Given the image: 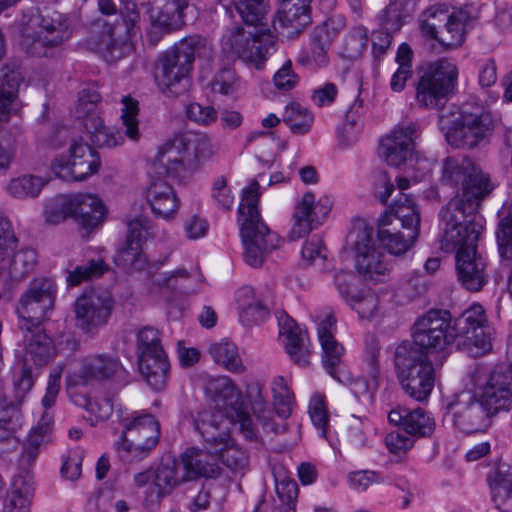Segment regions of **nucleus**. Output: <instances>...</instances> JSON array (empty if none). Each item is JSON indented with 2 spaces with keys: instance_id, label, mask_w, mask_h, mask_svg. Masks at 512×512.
I'll use <instances>...</instances> for the list:
<instances>
[{
  "instance_id": "55",
  "label": "nucleus",
  "mask_w": 512,
  "mask_h": 512,
  "mask_svg": "<svg viewBox=\"0 0 512 512\" xmlns=\"http://www.w3.org/2000/svg\"><path fill=\"white\" fill-rule=\"evenodd\" d=\"M334 19H329L315 30L312 47V60L318 66H325L328 63L327 49L336 34Z\"/></svg>"
},
{
  "instance_id": "7",
  "label": "nucleus",
  "mask_w": 512,
  "mask_h": 512,
  "mask_svg": "<svg viewBox=\"0 0 512 512\" xmlns=\"http://www.w3.org/2000/svg\"><path fill=\"white\" fill-rule=\"evenodd\" d=\"M216 152V145L206 134L185 132L175 135L159 148L155 164L168 176L184 178L196 168L195 162L208 160Z\"/></svg>"
},
{
  "instance_id": "2",
  "label": "nucleus",
  "mask_w": 512,
  "mask_h": 512,
  "mask_svg": "<svg viewBox=\"0 0 512 512\" xmlns=\"http://www.w3.org/2000/svg\"><path fill=\"white\" fill-rule=\"evenodd\" d=\"M213 454L208 450L188 448L180 460L167 461L156 469H147L134 475V484L143 490L144 504L152 508L179 485L198 477L214 474Z\"/></svg>"
},
{
  "instance_id": "12",
  "label": "nucleus",
  "mask_w": 512,
  "mask_h": 512,
  "mask_svg": "<svg viewBox=\"0 0 512 512\" xmlns=\"http://www.w3.org/2000/svg\"><path fill=\"white\" fill-rule=\"evenodd\" d=\"M107 213V207L102 199L90 193H79L71 197L57 196L45 207L47 222L58 224L67 217H72L86 233L101 227Z\"/></svg>"
},
{
  "instance_id": "54",
  "label": "nucleus",
  "mask_w": 512,
  "mask_h": 512,
  "mask_svg": "<svg viewBox=\"0 0 512 512\" xmlns=\"http://www.w3.org/2000/svg\"><path fill=\"white\" fill-rule=\"evenodd\" d=\"M447 18V9L445 5H432L424 10L418 19L419 30L426 40H437L440 36L438 26Z\"/></svg>"
},
{
  "instance_id": "13",
  "label": "nucleus",
  "mask_w": 512,
  "mask_h": 512,
  "mask_svg": "<svg viewBox=\"0 0 512 512\" xmlns=\"http://www.w3.org/2000/svg\"><path fill=\"white\" fill-rule=\"evenodd\" d=\"M346 242L354 253L355 268L359 275L367 281L384 282L389 275L390 264L376 245L373 227L363 219H355Z\"/></svg>"
},
{
  "instance_id": "41",
  "label": "nucleus",
  "mask_w": 512,
  "mask_h": 512,
  "mask_svg": "<svg viewBox=\"0 0 512 512\" xmlns=\"http://www.w3.org/2000/svg\"><path fill=\"white\" fill-rule=\"evenodd\" d=\"M152 212L163 219L173 218L179 209V199L173 187L159 179L151 183L146 192Z\"/></svg>"
},
{
  "instance_id": "52",
  "label": "nucleus",
  "mask_w": 512,
  "mask_h": 512,
  "mask_svg": "<svg viewBox=\"0 0 512 512\" xmlns=\"http://www.w3.org/2000/svg\"><path fill=\"white\" fill-rule=\"evenodd\" d=\"M35 382V375L32 367L22 362L15 370L13 377L14 399L8 400L7 397H0V405H15L19 409V405L23 402L27 393L32 389Z\"/></svg>"
},
{
  "instance_id": "57",
  "label": "nucleus",
  "mask_w": 512,
  "mask_h": 512,
  "mask_svg": "<svg viewBox=\"0 0 512 512\" xmlns=\"http://www.w3.org/2000/svg\"><path fill=\"white\" fill-rule=\"evenodd\" d=\"M283 121L293 133L303 135L310 131L314 116L299 103H291L285 108Z\"/></svg>"
},
{
  "instance_id": "34",
  "label": "nucleus",
  "mask_w": 512,
  "mask_h": 512,
  "mask_svg": "<svg viewBox=\"0 0 512 512\" xmlns=\"http://www.w3.org/2000/svg\"><path fill=\"white\" fill-rule=\"evenodd\" d=\"M388 420L395 426H401L412 437H429L436 426L432 415L421 408L409 410L397 406L389 412Z\"/></svg>"
},
{
  "instance_id": "9",
  "label": "nucleus",
  "mask_w": 512,
  "mask_h": 512,
  "mask_svg": "<svg viewBox=\"0 0 512 512\" xmlns=\"http://www.w3.org/2000/svg\"><path fill=\"white\" fill-rule=\"evenodd\" d=\"M394 363L402 389L416 401H424L435 384L432 357L409 342L399 344L395 350Z\"/></svg>"
},
{
  "instance_id": "40",
  "label": "nucleus",
  "mask_w": 512,
  "mask_h": 512,
  "mask_svg": "<svg viewBox=\"0 0 512 512\" xmlns=\"http://www.w3.org/2000/svg\"><path fill=\"white\" fill-rule=\"evenodd\" d=\"M378 240L382 246L393 255H401L407 252L417 239V231L408 229L401 232L396 225L391 224V215L382 214L378 220Z\"/></svg>"
},
{
  "instance_id": "49",
  "label": "nucleus",
  "mask_w": 512,
  "mask_h": 512,
  "mask_svg": "<svg viewBox=\"0 0 512 512\" xmlns=\"http://www.w3.org/2000/svg\"><path fill=\"white\" fill-rule=\"evenodd\" d=\"M383 214L391 215V224L397 221L406 231L415 229L419 234L420 215L414 201L407 195H402Z\"/></svg>"
},
{
  "instance_id": "46",
  "label": "nucleus",
  "mask_w": 512,
  "mask_h": 512,
  "mask_svg": "<svg viewBox=\"0 0 512 512\" xmlns=\"http://www.w3.org/2000/svg\"><path fill=\"white\" fill-rule=\"evenodd\" d=\"M23 75L20 70L5 67L0 76V125L18 111L17 93Z\"/></svg>"
},
{
  "instance_id": "6",
  "label": "nucleus",
  "mask_w": 512,
  "mask_h": 512,
  "mask_svg": "<svg viewBox=\"0 0 512 512\" xmlns=\"http://www.w3.org/2000/svg\"><path fill=\"white\" fill-rule=\"evenodd\" d=\"M99 96L94 94L89 100H85L84 95L79 99L76 106V113L82 118L86 132L91 140L98 146L114 148L121 146L125 142V136L131 141H138L141 137L138 121V102L129 96L122 98L121 120L125 127V132L118 129H110L104 125V121L97 111L96 102Z\"/></svg>"
},
{
  "instance_id": "51",
  "label": "nucleus",
  "mask_w": 512,
  "mask_h": 512,
  "mask_svg": "<svg viewBox=\"0 0 512 512\" xmlns=\"http://www.w3.org/2000/svg\"><path fill=\"white\" fill-rule=\"evenodd\" d=\"M276 49V37L270 31L256 30L251 43L247 46V50L251 52L252 57L241 59L259 68L268 57L276 52Z\"/></svg>"
},
{
  "instance_id": "25",
  "label": "nucleus",
  "mask_w": 512,
  "mask_h": 512,
  "mask_svg": "<svg viewBox=\"0 0 512 512\" xmlns=\"http://www.w3.org/2000/svg\"><path fill=\"white\" fill-rule=\"evenodd\" d=\"M417 125L413 122L396 125L380 141L379 155L389 165L399 167L408 160L413 161Z\"/></svg>"
},
{
  "instance_id": "45",
  "label": "nucleus",
  "mask_w": 512,
  "mask_h": 512,
  "mask_svg": "<svg viewBox=\"0 0 512 512\" xmlns=\"http://www.w3.org/2000/svg\"><path fill=\"white\" fill-rule=\"evenodd\" d=\"M139 371L154 390L165 388L168 380L169 362L164 350L138 356Z\"/></svg>"
},
{
  "instance_id": "11",
  "label": "nucleus",
  "mask_w": 512,
  "mask_h": 512,
  "mask_svg": "<svg viewBox=\"0 0 512 512\" xmlns=\"http://www.w3.org/2000/svg\"><path fill=\"white\" fill-rule=\"evenodd\" d=\"M459 70L449 58L428 62L421 69L416 84V103L432 110L442 109L454 93Z\"/></svg>"
},
{
  "instance_id": "53",
  "label": "nucleus",
  "mask_w": 512,
  "mask_h": 512,
  "mask_svg": "<svg viewBox=\"0 0 512 512\" xmlns=\"http://www.w3.org/2000/svg\"><path fill=\"white\" fill-rule=\"evenodd\" d=\"M209 354L216 363L222 365L228 371L241 372L244 370L237 346L232 342L221 341L212 344L209 347Z\"/></svg>"
},
{
  "instance_id": "14",
  "label": "nucleus",
  "mask_w": 512,
  "mask_h": 512,
  "mask_svg": "<svg viewBox=\"0 0 512 512\" xmlns=\"http://www.w3.org/2000/svg\"><path fill=\"white\" fill-rule=\"evenodd\" d=\"M440 126L447 142L456 148L471 149L490 133V118L482 107L462 105L457 112L441 115Z\"/></svg>"
},
{
  "instance_id": "63",
  "label": "nucleus",
  "mask_w": 512,
  "mask_h": 512,
  "mask_svg": "<svg viewBox=\"0 0 512 512\" xmlns=\"http://www.w3.org/2000/svg\"><path fill=\"white\" fill-rule=\"evenodd\" d=\"M505 209L506 216L501 220L497 240L501 257L512 260V202Z\"/></svg>"
},
{
  "instance_id": "58",
  "label": "nucleus",
  "mask_w": 512,
  "mask_h": 512,
  "mask_svg": "<svg viewBox=\"0 0 512 512\" xmlns=\"http://www.w3.org/2000/svg\"><path fill=\"white\" fill-rule=\"evenodd\" d=\"M44 184V180L39 176L23 175L12 179L7 186V191L19 199L34 198L40 194Z\"/></svg>"
},
{
  "instance_id": "32",
  "label": "nucleus",
  "mask_w": 512,
  "mask_h": 512,
  "mask_svg": "<svg viewBox=\"0 0 512 512\" xmlns=\"http://www.w3.org/2000/svg\"><path fill=\"white\" fill-rule=\"evenodd\" d=\"M278 323L280 338L291 360L300 366H307L309 364L310 344L306 332L286 314H281L278 317Z\"/></svg>"
},
{
  "instance_id": "3",
  "label": "nucleus",
  "mask_w": 512,
  "mask_h": 512,
  "mask_svg": "<svg viewBox=\"0 0 512 512\" xmlns=\"http://www.w3.org/2000/svg\"><path fill=\"white\" fill-rule=\"evenodd\" d=\"M260 196V184L253 180L243 189L238 207L242 256L244 262L252 268H260L283 244L282 238L261 217L258 208Z\"/></svg>"
},
{
  "instance_id": "26",
  "label": "nucleus",
  "mask_w": 512,
  "mask_h": 512,
  "mask_svg": "<svg viewBox=\"0 0 512 512\" xmlns=\"http://www.w3.org/2000/svg\"><path fill=\"white\" fill-rule=\"evenodd\" d=\"M449 410L455 427L464 433L483 432L491 425L493 416L477 394H461L457 402L449 406Z\"/></svg>"
},
{
  "instance_id": "39",
  "label": "nucleus",
  "mask_w": 512,
  "mask_h": 512,
  "mask_svg": "<svg viewBox=\"0 0 512 512\" xmlns=\"http://www.w3.org/2000/svg\"><path fill=\"white\" fill-rule=\"evenodd\" d=\"M23 331V341L26 353L23 362H34L37 366L48 363L56 354L52 339L44 332L41 325Z\"/></svg>"
},
{
  "instance_id": "48",
  "label": "nucleus",
  "mask_w": 512,
  "mask_h": 512,
  "mask_svg": "<svg viewBox=\"0 0 512 512\" xmlns=\"http://www.w3.org/2000/svg\"><path fill=\"white\" fill-rule=\"evenodd\" d=\"M72 401L88 412L87 420L92 426L107 421L114 410V397L96 396L90 398L83 394H75L72 396Z\"/></svg>"
},
{
  "instance_id": "1",
  "label": "nucleus",
  "mask_w": 512,
  "mask_h": 512,
  "mask_svg": "<svg viewBox=\"0 0 512 512\" xmlns=\"http://www.w3.org/2000/svg\"><path fill=\"white\" fill-rule=\"evenodd\" d=\"M205 391L218 408V410L205 408L199 411L194 419L195 429L201 435L206 450L218 452L226 445L231 424H238L241 433L247 439L258 437L260 428L245 410L241 393L230 378L208 377Z\"/></svg>"
},
{
  "instance_id": "17",
  "label": "nucleus",
  "mask_w": 512,
  "mask_h": 512,
  "mask_svg": "<svg viewBox=\"0 0 512 512\" xmlns=\"http://www.w3.org/2000/svg\"><path fill=\"white\" fill-rule=\"evenodd\" d=\"M120 13L125 23V33L129 35L140 20L137 4L133 0H122ZM119 28L108 23L104 18H98L93 24V33L99 34L96 47L108 62L124 57L131 48L127 36L123 38L118 36Z\"/></svg>"
},
{
  "instance_id": "5",
  "label": "nucleus",
  "mask_w": 512,
  "mask_h": 512,
  "mask_svg": "<svg viewBox=\"0 0 512 512\" xmlns=\"http://www.w3.org/2000/svg\"><path fill=\"white\" fill-rule=\"evenodd\" d=\"M21 34V45L27 54L48 56L52 49L72 37V19L58 11L30 8L23 13Z\"/></svg>"
},
{
  "instance_id": "23",
  "label": "nucleus",
  "mask_w": 512,
  "mask_h": 512,
  "mask_svg": "<svg viewBox=\"0 0 512 512\" xmlns=\"http://www.w3.org/2000/svg\"><path fill=\"white\" fill-rule=\"evenodd\" d=\"M112 307L113 299L109 293L85 292L74 304L75 324L85 333H94L106 325Z\"/></svg>"
},
{
  "instance_id": "10",
  "label": "nucleus",
  "mask_w": 512,
  "mask_h": 512,
  "mask_svg": "<svg viewBox=\"0 0 512 512\" xmlns=\"http://www.w3.org/2000/svg\"><path fill=\"white\" fill-rule=\"evenodd\" d=\"M478 210L469 211L468 205L448 203L440 212L441 250L452 253L477 247L484 229V219Z\"/></svg>"
},
{
  "instance_id": "42",
  "label": "nucleus",
  "mask_w": 512,
  "mask_h": 512,
  "mask_svg": "<svg viewBox=\"0 0 512 512\" xmlns=\"http://www.w3.org/2000/svg\"><path fill=\"white\" fill-rule=\"evenodd\" d=\"M477 17L478 12L471 7L460 8L450 15L447 14L438 42L450 49L461 46L464 42L466 27Z\"/></svg>"
},
{
  "instance_id": "29",
  "label": "nucleus",
  "mask_w": 512,
  "mask_h": 512,
  "mask_svg": "<svg viewBox=\"0 0 512 512\" xmlns=\"http://www.w3.org/2000/svg\"><path fill=\"white\" fill-rule=\"evenodd\" d=\"M356 278L351 272L340 271L334 282L340 296L361 319H374L380 310L378 296L370 289L356 290Z\"/></svg>"
},
{
  "instance_id": "24",
  "label": "nucleus",
  "mask_w": 512,
  "mask_h": 512,
  "mask_svg": "<svg viewBox=\"0 0 512 512\" xmlns=\"http://www.w3.org/2000/svg\"><path fill=\"white\" fill-rule=\"evenodd\" d=\"M332 204V200L327 196L316 200L313 193H305L297 202L293 213V226L289 234L290 239L298 240L303 238L313 229L322 225L331 211Z\"/></svg>"
},
{
  "instance_id": "19",
  "label": "nucleus",
  "mask_w": 512,
  "mask_h": 512,
  "mask_svg": "<svg viewBox=\"0 0 512 512\" xmlns=\"http://www.w3.org/2000/svg\"><path fill=\"white\" fill-rule=\"evenodd\" d=\"M56 296L55 283L50 279L34 280L23 294L17 307L21 329L41 325L53 310Z\"/></svg>"
},
{
  "instance_id": "30",
  "label": "nucleus",
  "mask_w": 512,
  "mask_h": 512,
  "mask_svg": "<svg viewBox=\"0 0 512 512\" xmlns=\"http://www.w3.org/2000/svg\"><path fill=\"white\" fill-rule=\"evenodd\" d=\"M477 395L492 416L510 411L512 407V372L503 367L495 369Z\"/></svg>"
},
{
  "instance_id": "22",
  "label": "nucleus",
  "mask_w": 512,
  "mask_h": 512,
  "mask_svg": "<svg viewBox=\"0 0 512 512\" xmlns=\"http://www.w3.org/2000/svg\"><path fill=\"white\" fill-rule=\"evenodd\" d=\"M63 368L54 367L49 375L46 394L42 399V406L45 409L38 424L32 428L21 454L20 464H31L35 461L38 451L45 437L50 432L53 424V416L47 410L50 409L59 394Z\"/></svg>"
},
{
  "instance_id": "28",
  "label": "nucleus",
  "mask_w": 512,
  "mask_h": 512,
  "mask_svg": "<svg viewBox=\"0 0 512 512\" xmlns=\"http://www.w3.org/2000/svg\"><path fill=\"white\" fill-rule=\"evenodd\" d=\"M126 371L121 362L109 354H93L81 360L80 367L70 376L75 385L93 381H119L124 379Z\"/></svg>"
},
{
  "instance_id": "15",
  "label": "nucleus",
  "mask_w": 512,
  "mask_h": 512,
  "mask_svg": "<svg viewBox=\"0 0 512 512\" xmlns=\"http://www.w3.org/2000/svg\"><path fill=\"white\" fill-rule=\"evenodd\" d=\"M123 427L116 448L121 457H145L158 443L160 426L149 413L132 412L119 419Z\"/></svg>"
},
{
  "instance_id": "47",
  "label": "nucleus",
  "mask_w": 512,
  "mask_h": 512,
  "mask_svg": "<svg viewBox=\"0 0 512 512\" xmlns=\"http://www.w3.org/2000/svg\"><path fill=\"white\" fill-rule=\"evenodd\" d=\"M236 304L240 321L251 326L263 321L269 314L264 300L250 286H243L236 293Z\"/></svg>"
},
{
  "instance_id": "44",
  "label": "nucleus",
  "mask_w": 512,
  "mask_h": 512,
  "mask_svg": "<svg viewBox=\"0 0 512 512\" xmlns=\"http://www.w3.org/2000/svg\"><path fill=\"white\" fill-rule=\"evenodd\" d=\"M492 501L501 512H512V466L501 464L487 475Z\"/></svg>"
},
{
  "instance_id": "4",
  "label": "nucleus",
  "mask_w": 512,
  "mask_h": 512,
  "mask_svg": "<svg viewBox=\"0 0 512 512\" xmlns=\"http://www.w3.org/2000/svg\"><path fill=\"white\" fill-rule=\"evenodd\" d=\"M336 332V319L331 314H326L318 323V339L323 350V365L327 372L339 382L350 386L356 397L368 395L372 397L378 388L379 378V348L376 344L367 349L366 364L367 377L351 378L342 370L341 358L344 347L334 337Z\"/></svg>"
},
{
  "instance_id": "59",
  "label": "nucleus",
  "mask_w": 512,
  "mask_h": 512,
  "mask_svg": "<svg viewBox=\"0 0 512 512\" xmlns=\"http://www.w3.org/2000/svg\"><path fill=\"white\" fill-rule=\"evenodd\" d=\"M215 457H219L223 464L235 472L244 471L249 464V458L245 450L236 445L229 436L224 447H221L218 452H210Z\"/></svg>"
},
{
  "instance_id": "37",
  "label": "nucleus",
  "mask_w": 512,
  "mask_h": 512,
  "mask_svg": "<svg viewBox=\"0 0 512 512\" xmlns=\"http://www.w3.org/2000/svg\"><path fill=\"white\" fill-rule=\"evenodd\" d=\"M143 224L139 219L128 223L127 237L124 246L116 255V262L125 269L141 270L146 264L143 253Z\"/></svg>"
},
{
  "instance_id": "35",
  "label": "nucleus",
  "mask_w": 512,
  "mask_h": 512,
  "mask_svg": "<svg viewBox=\"0 0 512 512\" xmlns=\"http://www.w3.org/2000/svg\"><path fill=\"white\" fill-rule=\"evenodd\" d=\"M35 486L32 472L25 468L19 469L11 478L4 512H30Z\"/></svg>"
},
{
  "instance_id": "21",
  "label": "nucleus",
  "mask_w": 512,
  "mask_h": 512,
  "mask_svg": "<svg viewBox=\"0 0 512 512\" xmlns=\"http://www.w3.org/2000/svg\"><path fill=\"white\" fill-rule=\"evenodd\" d=\"M271 387L274 395V406L277 418H275L274 412L269 408L268 404L262 400H256L253 403L252 410L258 428L261 427L262 431L266 433L273 432L280 434L287 429L285 420L291 414L293 394L288 386L287 380L282 376L276 377Z\"/></svg>"
},
{
  "instance_id": "62",
  "label": "nucleus",
  "mask_w": 512,
  "mask_h": 512,
  "mask_svg": "<svg viewBox=\"0 0 512 512\" xmlns=\"http://www.w3.org/2000/svg\"><path fill=\"white\" fill-rule=\"evenodd\" d=\"M363 128V121L357 111L349 110L345 121L337 130L338 142L343 147H349L357 142Z\"/></svg>"
},
{
  "instance_id": "60",
  "label": "nucleus",
  "mask_w": 512,
  "mask_h": 512,
  "mask_svg": "<svg viewBox=\"0 0 512 512\" xmlns=\"http://www.w3.org/2000/svg\"><path fill=\"white\" fill-rule=\"evenodd\" d=\"M233 2L241 18L251 26L260 24L270 9L269 0H234Z\"/></svg>"
},
{
  "instance_id": "20",
  "label": "nucleus",
  "mask_w": 512,
  "mask_h": 512,
  "mask_svg": "<svg viewBox=\"0 0 512 512\" xmlns=\"http://www.w3.org/2000/svg\"><path fill=\"white\" fill-rule=\"evenodd\" d=\"M453 321L459 339L458 347H466L475 355L491 351V329L485 310L480 304H472Z\"/></svg>"
},
{
  "instance_id": "36",
  "label": "nucleus",
  "mask_w": 512,
  "mask_h": 512,
  "mask_svg": "<svg viewBox=\"0 0 512 512\" xmlns=\"http://www.w3.org/2000/svg\"><path fill=\"white\" fill-rule=\"evenodd\" d=\"M310 0H281L273 21L275 30L287 31V35L300 33L311 21Z\"/></svg>"
},
{
  "instance_id": "61",
  "label": "nucleus",
  "mask_w": 512,
  "mask_h": 512,
  "mask_svg": "<svg viewBox=\"0 0 512 512\" xmlns=\"http://www.w3.org/2000/svg\"><path fill=\"white\" fill-rule=\"evenodd\" d=\"M309 414L313 425L321 437L328 438L329 414L327 411L325 395L315 392L309 403Z\"/></svg>"
},
{
  "instance_id": "56",
  "label": "nucleus",
  "mask_w": 512,
  "mask_h": 512,
  "mask_svg": "<svg viewBox=\"0 0 512 512\" xmlns=\"http://www.w3.org/2000/svg\"><path fill=\"white\" fill-rule=\"evenodd\" d=\"M256 30L257 28L246 30L244 27L234 26L223 37V48L235 53L239 58L252 57L251 52L247 50V46L251 43Z\"/></svg>"
},
{
  "instance_id": "18",
  "label": "nucleus",
  "mask_w": 512,
  "mask_h": 512,
  "mask_svg": "<svg viewBox=\"0 0 512 512\" xmlns=\"http://www.w3.org/2000/svg\"><path fill=\"white\" fill-rule=\"evenodd\" d=\"M101 160L98 153L81 138H73L68 147V155L56 156L51 169L63 180H83L98 172Z\"/></svg>"
},
{
  "instance_id": "33",
  "label": "nucleus",
  "mask_w": 512,
  "mask_h": 512,
  "mask_svg": "<svg viewBox=\"0 0 512 512\" xmlns=\"http://www.w3.org/2000/svg\"><path fill=\"white\" fill-rule=\"evenodd\" d=\"M415 0H395L386 10L384 26L386 30L374 31L372 34L373 53L383 55L392 43V35L387 30H400L403 18L414 9Z\"/></svg>"
},
{
  "instance_id": "38",
  "label": "nucleus",
  "mask_w": 512,
  "mask_h": 512,
  "mask_svg": "<svg viewBox=\"0 0 512 512\" xmlns=\"http://www.w3.org/2000/svg\"><path fill=\"white\" fill-rule=\"evenodd\" d=\"M192 12L189 0H167L157 11H152L151 23L166 33L178 31L185 26L187 15Z\"/></svg>"
},
{
  "instance_id": "43",
  "label": "nucleus",
  "mask_w": 512,
  "mask_h": 512,
  "mask_svg": "<svg viewBox=\"0 0 512 512\" xmlns=\"http://www.w3.org/2000/svg\"><path fill=\"white\" fill-rule=\"evenodd\" d=\"M17 241L13 246L2 254L3 258L8 260V267L2 269L0 266V287L3 290L8 289L10 282L19 280L28 274L36 264V252L31 249L21 250L14 254Z\"/></svg>"
},
{
  "instance_id": "31",
  "label": "nucleus",
  "mask_w": 512,
  "mask_h": 512,
  "mask_svg": "<svg viewBox=\"0 0 512 512\" xmlns=\"http://www.w3.org/2000/svg\"><path fill=\"white\" fill-rule=\"evenodd\" d=\"M455 267L459 282L469 291L477 292L487 282L486 262L477 247L457 252Z\"/></svg>"
},
{
  "instance_id": "64",
  "label": "nucleus",
  "mask_w": 512,
  "mask_h": 512,
  "mask_svg": "<svg viewBox=\"0 0 512 512\" xmlns=\"http://www.w3.org/2000/svg\"><path fill=\"white\" fill-rule=\"evenodd\" d=\"M107 270V266L102 260H92L84 265L77 266L69 272L67 281L70 285L76 286L83 281L102 275Z\"/></svg>"
},
{
  "instance_id": "50",
  "label": "nucleus",
  "mask_w": 512,
  "mask_h": 512,
  "mask_svg": "<svg viewBox=\"0 0 512 512\" xmlns=\"http://www.w3.org/2000/svg\"><path fill=\"white\" fill-rule=\"evenodd\" d=\"M173 48L188 60L193 68V62L196 58L209 60L213 55V46L211 42L200 35H189L177 42Z\"/></svg>"
},
{
  "instance_id": "8",
  "label": "nucleus",
  "mask_w": 512,
  "mask_h": 512,
  "mask_svg": "<svg viewBox=\"0 0 512 512\" xmlns=\"http://www.w3.org/2000/svg\"><path fill=\"white\" fill-rule=\"evenodd\" d=\"M441 174L443 184L458 188L449 203L468 205L469 211L478 210L481 201L493 190L489 175L468 158H446Z\"/></svg>"
},
{
  "instance_id": "27",
  "label": "nucleus",
  "mask_w": 512,
  "mask_h": 512,
  "mask_svg": "<svg viewBox=\"0 0 512 512\" xmlns=\"http://www.w3.org/2000/svg\"><path fill=\"white\" fill-rule=\"evenodd\" d=\"M192 69L189 61L172 48L159 57L155 78L164 93L179 94L186 90Z\"/></svg>"
},
{
  "instance_id": "16",
  "label": "nucleus",
  "mask_w": 512,
  "mask_h": 512,
  "mask_svg": "<svg viewBox=\"0 0 512 512\" xmlns=\"http://www.w3.org/2000/svg\"><path fill=\"white\" fill-rule=\"evenodd\" d=\"M456 341L459 342L458 334L450 313L431 310L415 323L414 342L409 343L433 358Z\"/></svg>"
}]
</instances>
